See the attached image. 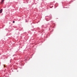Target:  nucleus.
<instances>
[{
  "mask_svg": "<svg viewBox=\"0 0 77 77\" xmlns=\"http://www.w3.org/2000/svg\"><path fill=\"white\" fill-rule=\"evenodd\" d=\"M3 12V9H1L0 10V14H2Z\"/></svg>",
  "mask_w": 77,
  "mask_h": 77,
  "instance_id": "nucleus-4",
  "label": "nucleus"
},
{
  "mask_svg": "<svg viewBox=\"0 0 77 77\" xmlns=\"http://www.w3.org/2000/svg\"><path fill=\"white\" fill-rule=\"evenodd\" d=\"M47 27H48V28H50V27H51V25L50 24H48L47 25Z\"/></svg>",
  "mask_w": 77,
  "mask_h": 77,
  "instance_id": "nucleus-3",
  "label": "nucleus"
},
{
  "mask_svg": "<svg viewBox=\"0 0 77 77\" xmlns=\"http://www.w3.org/2000/svg\"><path fill=\"white\" fill-rule=\"evenodd\" d=\"M32 31H33V29L32 30Z\"/></svg>",
  "mask_w": 77,
  "mask_h": 77,
  "instance_id": "nucleus-11",
  "label": "nucleus"
},
{
  "mask_svg": "<svg viewBox=\"0 0 77 77\" xmlns=\"http://www.w3.org/2000/svg\"><path fill=\"white\" fill-rule=\"evenodd\" d=\"M13 23H15V21H13Z\"/></svg>",
  "mask_w": 77,
  "mask_h": 77,
  "instance_id": "nucleus-8",
  "label": "nucleus"
},
{
  "mask_svg": "<svg viewBox=\"0 0 77 77\" xmlns=\"http://www.w3.org/2000/svg\"><path fill=\"white\" fill-rule=\"evenodd\" d=\"M25 22H26V23H27V22H28V21H27V20H25Z\"/></svg>",
  "mask_w": 77,
  "mask_h": 77,
  "instance_id": "nucleus-7",
  "label": "nucleus"
},
{
  "mask_svg": "<svg viewBox=\"0 0 77 77\" xmlns=\"http://www.w3.org/2000/svg\"><path fill=\"white\" fill-rule=\"evenodd\" d=\"M64 8H67V7H63Z\"/></svg>",
  "mask_w": 77,
  "mask_h": 77,
  "instance_id": "nucleus-10",
  "label": "nucleus"
},
{
  "mask_svg": "<svg viewBox=\"0 0 77 77\" xmlns=\"http://www.w3.org/2000/svg\"><path fill=\"white\" fill-rule=\"evenodd\" d=\"M22 65H23V64H22Z\"/></svg>",
  "mask_w": 77,
  "mask_h": 77,
  "instance_id": "nucleus-16",
  "label": "nucleus"
},
{
  "mask_svg": "<svg viewBox=\"0 0 77 77\" xmlns=\"http://www.w3.org/2000/svg\"><path fill=\"white\" fill-rule=\"evenodd\" d=\"M5 1V0H2L1 1V5L3 3V2Z\"/></svg>",
  "mask_w": 77,
  "mask_h": 77,
  "instance_id": "nucleus-5",
  "label": "nucleus"
},
{
  "mask_svg": "<svg viewBox=\"0 0 77 77\" xmlns=\"http://www.w3.org/2000/svg\"><path fill=\"white\" fill-rule=\"evenodd\" d=\"M47 19V20H46L47 21H49L50 20H51V15H50V16H47L45 17Z\"/></svg>",
  "mask_w": 77,
  "mask_h": 77,
  "instance_id": "nucleus-1",
  "label": "nucleus"
},
{
  "mask_svg": "<svg viewBox=\"0 0 77 77\" xmlns=\"http://www.w3.org/2000/svg\"><path fill=\"white\" fill-rule=\"evenodd\" d=\"M24 66V65H22V66Z\"/></svg>",
  "mask_w": 77,
  "mask_h": 77,
  "instance_id": "nucleus-14",
  "label": "nucleus"
},
{
  "mask_svg": "<svg viewBox=\"0 0 77 77\" xmlns=\"http://www.w3.org/2000/svg\"><path fill=\"white\" fill-rule=\"evenodd\" d=\"M49 29L50 30V28H49Z\"/></svg>",
  "mask_w": 77,
  "mask_h": 77,
  "instance_id": "nucleus-13",
  "label": "nucleus"
},
{
  "mask_svg": "<svg viewBox=\"0 0 77 77\" xmlns=\"http://www.w3.org/2000/svg\"><path fill=\"white\" fill-rule=\"evenodd\" d=\"M32 28H33V27H34V26H32Z\"/></svg>",
  "mask_w": 77,
  "mask_h": 77,
  "instance_id": "nucleus-9",
  "label": "nucleus"
},
{
  "mask_svg": "<svg viewBox=\"0 0 77 77\" xmlns=\"http://www.w3.org/2000/svg\"><path fill=\"white\" fill-rule=\"evenodd\" d=\"M42 27L43 29H46L47 28V25H43L42 26Z\"/></svg>",
  "mask_w": 77,
  "mask_h": 77,
  "instance_id": "nucleus-2",
  "label": "nucleus"
},
{
  "mask_svg": "<svg viewBox=\"0 0 77 77\" xmlns=\"http://www.w3.org/2000/svg\"><path fill=\"white\" fill-rule=\"evenodd\" d=\"M9 23L10 24H11V22H10Z\"/></svg>",
  "mask_w": 77,
  "mask_h": 77,
  "instance_id": "nucleus-12",
  "label": "nucleus"
},
{
  "mask_svg": "<svg viewBox=\"0 0 77 77\" xmlns=\"http://www.w3.org/2000/svg\"><path fill=\"white\" fill-rule=\"evenodd\" d=\"M3 77H6V76H4Z\"/></svg>",
  "mask_w": 77,
  "mask_h": 77,
  "instance_id": "nucleus-15",
  "label": "nucleus"
},
{
  "mask_svg": "<svg viewBox=\"0 0 77 77\" xmlns=\"http://www.w3.org/2000/svg\"><path fill=\"white\" fill-rule=\"evenodd\" d=\"M53 5H51L50 6V8H53Z\"/></svg>",
  "mask_w": 77,
  "mask_h": 77,
  "instance_id": "nucleus-6",
  "label": "nucleus"
}]
</instances>
